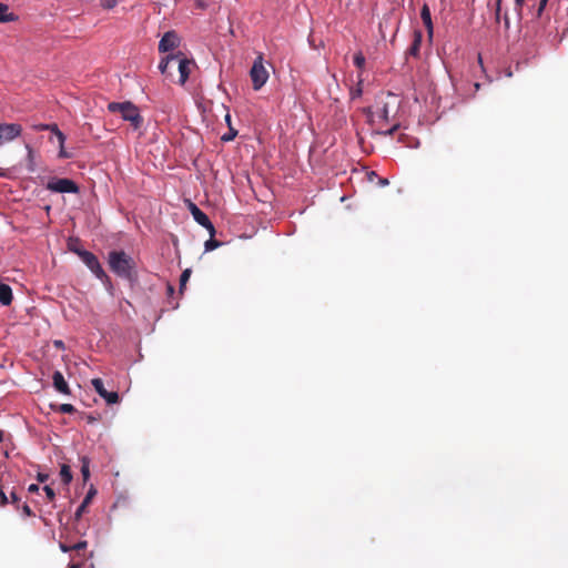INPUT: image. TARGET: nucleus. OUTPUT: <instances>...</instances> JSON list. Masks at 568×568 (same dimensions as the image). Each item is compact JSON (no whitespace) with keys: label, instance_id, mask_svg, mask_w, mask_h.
Listing matches in <instances>:
<instances>
[{"label":"nucleus","instance_id":"nucleus-1","mask_svg":"<svg viewBox=\"0 0 568 568\" xmlns=\"http://www.w3.org/2000/svg\"><path fill=\"white\" fill-rule=\"evenodd\" d=\"M400 100L398 95L386 92L381 93L375 103V110L369 111L371 121L377 128V133L383 135L394 134L398 128L399 122L396 120Z\"/></svg>","mask_w":568,"mask_h":568},{"label":"nucleus","instance_id":"nucleus-2","mask_svg":"<svg viewBox=\"0 0 568 568\" xmlns=\"http://www.w3.org/2000/svg\"><path fill=\"white\" fill-rule=\"evenodd\" d=\"M193 65L194 62L192 60L185 58L182 52H178L176 54H170L162 59L159 64V69L163 74L170 75V69L176 67L179 71L178 82L180 84H184L189 79Z\"/></svg>","mask_w":568,"mask_h":568},{"label":"nucleus","instance_id":"nucleus-3","mask_svg":"<svg viewBox=\"0 0 568 568\" xmlns=\"http://www.w3.org/2000/svg\"><path fill=\"white\" fill-rule=\"evenodd\" d=\"M108 262L110 270L119 277L131 281L135 276V262L124 251H111Z\"/></svg>","mask_w":568,"mask_h":568},{"label":"nucleus","instance_id":"nucleus-4","mask_svg":"<svg viewBox=\"0 0 568 568\" xmlns=\"http://www.w3.org/2000/svg\"><path fill=\"white\" fill-rule=\"evenodd\" d=\"M108 110L111 113H120L124 121L130 122L134 130L141 129L143 125V116L140 113L139 108L130 101L125 102H110Z\"/></svg>","mask_w":568,"mask_h":568},{"label":"nucleus","instance_id":"nucleus-5","mask_svg":"<svg viewBox=\"0 0 568 568\" xmlns=\"http://www.w3.org/2000/svg\"><path fill=\"white\" fill-rule=\"evenodd\" d=\"M72 252H74L81 261L87 265V267L104 284L111 285V280L102 268L98 257L90 251L82 248L70 247Z\"/></svg>","mask_w":568,"mask_h":568},{"label":"nucleus","instance_id":"nucleus-6","mask_svg":"<svg viewBox=\"0 0 568 568\" xmlns=\"http://www.w3.org/2000/svg\"><path fill=\"white\" fill-rule=\"evenodd\" d=\"M250 77L252 80L253 89L260 90L268 79V71L263 64V55L258 54V57L254 60L253 65L250 71Z\"/></svg>","mask_w":568,"mask_h":568},{"label":"nucleus","instance_id":"nucleus-7","mask_svg":"<svg viewBox=\"0 0 568 568\" xmlns=\"http://www.w3.org/2000/svg\"><path fill=\"white\" fill-rule=\"evenodd\" d=\"M47 189L57 193H78V184L70 179H53L48 182Z\"/></svg>","mask_w":568,"mask_h":568},{"label":"nucleus","instance_id":"nucleus-8","mask_svg":"<svg viewBox=\"0 0 568 568\" xmlns=\"http://www.w3.org/2000/svg\"><path fill=\"white\" fill-rule=\"evenodd\" d=\"M189 210L193 216V219L200 224L202 225L203 227H205L210 235L211 236H214L215 235V227L214 225L212 224V222L210 221L209 216L202 211L200 210L196 204H194L193 202H189Z\"/></svg>","mask_w":568,"mask_h":568},{"label":"nucleus","instance_id":"nucleus-9","mask_svg":"<svg viewBox=\"0 0 568 568\" xmlns=\"http://www.w3.org/2000/svg\"><path fill=\"white\" fill-rule=\"evenodd\" d=\"M22 126L18 123H0V146L20 136Z\"/></svg>","mask_w":568,"mask_h":568},{"label":"nucleus","instance_id":"nucleus-10","mask_svg":"<svg viewBox=\"0 0 568 568\" xmlns=\"http://www.w3.org/2000/svg\"><path fill=\"white\" fill-rule=\"evenodd\" d=\"M91 384L94 390L109 404H116L120 399L116 392H108L101 378H93Z\"/></svg>","mask_w":568,"mask_h":568},{"label":"nucleus","instance_id":"nucleus-11","mask_svg":"<svg viewBox=\"0 0 568 568\" xmlns=\"http://www.w3.org/2000/svg\"><path fill=\"white\" fill-rule=\"evenodd\" d=\"M180 39L174 31H168L164 33L159 42L160 52H169L179 45Z\"/></svg>","mask_w":568,"mask_h":568},{"label":"nucleus","instance_id":"nucleus-12","mask_svg":"<svg viewBox=\"0 0 568 568\" xmlns=\"http://www.w3.org/2000/svg\"><path fill=\"white\" fill-rule=\"evenodd\" d=\"M97 489L94 488V486L91 485L84 499L82 500L81 505L78 507L74 514L75 520H79L82 517V515L85 513L88 506L90 505L91 500L94 498Z\"/></svg>","mask_w":568,"mask_h":568},{"label":"nucleus","instance_id":"nucleus-13","mask_svg":"<svg viewBox=\"0 0 568 568\" xmlns=\"http://www.w3.org/2000/svg\"><path fill=\"white\" fill-rule=\"evenodd\" d=\"M422 41H423V33H422V31L420 30H414L413 42H412L410 47L408 48L406 54L410 55V57H414V58H418L419 57V50H420Z\"/></svg>","mask_w":568,"mask_h":568},{"label":"nucleus","instance_id":"nucleus-14","mask_svg":"<svg viewBox=\"0 0 568 568\" xmlns=\"http://www.w3.org/2000/svg\"><path fill=\"white\" fill-rule=\"evenodd\" d=\"M52 381H53L54 388L59 393L64 394V395H69L70 394L69 385H68L67 381L64 379V377H63L61 372L55 371L53 373V375H52Z\"/></svg>","mask_w":568,"mask_h":568},{"label":"nucleus","instance_id":"nucleus-15","mask_svg":"<svg viewBox=\"0 0 568 568\" xmlns=\"http://www.w3.org/2000/svg\"><path fill=\"white\" fill-rule=\"evenodd\" d=\"M420 18H422V20H423V22H424V24H425V27L427 29L428 37L432 39L434 28H433L430 10H429V7L426 3L422 7Z\"/></svg>","mask_w":568,"mask_h":568},{"label":"nucleus","instance_id":"nucleus-16","mask_svg":"<svg viewBox=\"0 0 568 568\" xmlns=\"http://www.w3.org/2000/svg\"><path fill=\"white\" fill-rule=\"evenodd\" d=\"M19 501L20 497L17 495L14 490L10 493V497L7 496L3 487H0V505L3 507L8 505L9 503L17 505V508H19Z\"/></svg>","mask_w":568,"mask_h":568},{"label":"nucleus","instance_id":"nucleus-17","mask_svg":"<svg viewBox=\"0 0 568 568\" xmlns=\"http://www.w3.org/2000/svg\"><path fill=\"white\" fill-rule=\"evenodd\" d=\"M33 128L37 131H45V130L52 131L57 135L59 143L64 144L65 135L59 130L57 124H39V125H34Z\"/></svg>","mask_w":568,"mask_h":568},{"label":"nucleus","instance_id":"nucleus-18","mask_svg":"<svg viewBox=\"0 0 568 568\" xmlns=\"http://www.w3.org/2000/svg\"><path fill=\"white\" fill-rule=\"evenodd\" d=\"M18 20V16L9 11L6 3L0 2V23L13 22Z\"/></svg>","mask_w":568,"mask_h":568},{"label":"nucleus","instance_id":"nucleus-19","mask_svg":"<svg viewBox=\"0 0 568 568\" xmlns=\"http://www.w3.org/2000/svg\"><path fill=\"white\" fill-rule=\"evenodd\" d=\"M12 302V290L9 285L0 283V303L4 306Z\"/></svg>","mask_w":568,"mask_h":568},{"label":"nucleus","instance_id":"nucleus-20","mask_svg":"<svg viewBox=\"0 0 568 568\" xmlns=\"http://www.w3.org/2000/svg\"><path fill=\"white\" fill-rule=\"evenodd\" d=\"M81 475L84 481H88L90 478V459L87 456L81 457Z\"/></svg>","mask_w":568,"mask_h":568},{"label":"nucleus","instance_id":"nucleus-21","mask_svg":"<svg viewBox=\"0 0 568 568\" xmlns=\"http://www.w3.org/2000/svg\"><path fill=\"white\" fill-rule=\"evenodd\" d=\"M60 477L63 484L69 485L72 480V473L69 465L63 464L60 469Z\"/></svg>","mask_w":568,"mask_h":568},{"label":"nucleus","instance_id":"nucleus-22","mask_svg":"<svg viewBox=\"0 0 568 568\" xmlns=\"http://www.w3.org/2000/svg\"><path fill=\"white\" fill-rule=\"evenodd\" d=\"M222 243L217 240H214L213 236H211L204 244L205 251H213L217 247H220Z\"/></svg>","mask_w":568,"mask_h":568},{"label":"nucleus","instance_id":"nucleus-23","mask_svg":"<svg viewBox=\"0 0 568 568\" xmlns=\"http://www.w3.org/2000/svg\"><path fill=\"white\" fill-rule=\"evenodd\" d=\"M191 276V270L190 268H186L182 272L181 276H180V292L182 293L183 288L185 287L189 278Z\"/></svg>","mask_w":568,"mask_h":568},{"label":"nucleus","instance_id":"nucleus-24","mask_svg":"<svg viewBox=\"0 0 568 568\" xmlns=\"http://www.w3.org/2000/svg\"><path fill=\"white\" fill-rule=\"evenodd\" d=\"M354 64L358 68V69H363L364 65H365V57L363 55L362 52H358L354 55Z\"/></svg>","mask_w":568,"mask_h":568},{"label":"nucleus","instance_id":"nucleus-25","mask_svg":"<svg viewBox=\"0 0 568 568\" xmlns=\"http://www.w3.org/2000/svg\"><path fill=\"white\" fill-rule=\"evenodd\" d=\"M59 410L64 414H72L75 412V408L71 404H61Z\"/></svg>","mask_w":568,"mask_h":568},{"label":"nucleus","instance_id":"nucleus-26","mask_svg":"<svg viewBox=\"0 0 568 568\" xmlns=\"http://www.w3.org/2000/svg\"><path fill=\"white\" fill-rule=\"evenodd\" d=\"M116 4V0H100V6L104 9H113Z\"/></svg>","mask_w":568,"mask_h":568},{"label":"nucleus","instance_id":"nucleus-27","mask_svg":"<svg viewBox=\"0 0 568 568\" xmlns=\"http://www.w3.org/2000/svg\"><path fill=\"white\" fill-rule=\"evenodd\" d=\"M43 490L45 491V495H47V497H48V499H49L50 501L54 500V498H55V493H54V490H53L50 486H48V485H47V486H44V487H43Z\"/></svg>","mask_w":568,"mask_h":568},{"label":"nucleus","instance_id":"nucleus-28","mask_svg":"<svg viewBox=\"0 0 568 568\" xmlns=\"http://www.w3.org/2000/svg\"><path fill=\"white\" fill-rule=\"evenodd\" d=\"M87 546H88V542L83 540V541H79V542L72 545L71 548L74 551H80V550L85 549Z\"/></svg>","mask_w":568,"mask_h":568},{"label":"nucleus","instance_id":"nucleus-29","mask_svg":"<svg viewBox=\"0 0 568 568\" xmlns=\"http://www.w3.org/2000/svg\"><path fill=\"white\" fill-rule=\"evenodd\" d=\"M500 12H501V0H497L496 1V10H495L496 21H499Z\"/></svg>","mask_w":568,"mask_h":568},{"label":"nucleus","instance_id":"nucleus-30","mask_svg":"<svg viewBox=\"0 0 568 568\" xmlns=\"http://www.w3.org/2000/svg\"><path fill=\"white\" fill-rule=\"evenodd\" d=\"M524 2H525V0H515V10L517 11V14L519 17L521 16V8H523Z\"/></svg>","mask_w":568,"mask_h":568},{"label":"nucleus","instance_id":"nucleus-31","mask_svg":"<svg viewBox=\"0 0 568 568\" xmlns=\"http://www.w3.org/2000/svg\"><path fill=\"white\" fill-rule=\"evenodd\" d=\"M21 509H22L23 515H26L28 517L34 516L32 509L27 504H23Z\"/></svg>","mask_w":568,"mask_h":568},{"label":"nucleus","instance_id":"nucleus-32","mask_svg":"<svg viewBox=\"0 0 568 568\" xmlns=\"http://www.w3.org/2000/svg\"><path fill=\"white\" fill-rule=\"evenodd\" d=\"M547 2H548V0H540V2H539V7H538V10H537V14H538V17H540V16H541V13H542V11H544V9H545V7H546Z\"/></svg>","mask_w":568,"mask_h":568},{"label":"nucleus","instance_id":"nucleus-33","mask_svg":"<svg viewBox=\"0 0 568 568\" xmlns=\"http://www.w3.org/2000/svg\"><path fill=\"white\" fill-rule=\"evenodd\" d=\"M547 2H548V0H540V2H539V7H538V10H537V14H538V17H540V16H541V13H542V11H544V9H545V7H546Z\"/></svg>","mask_w":568,"mask_h":568},{"label":"nucleus","instance_id":"nucleus-34","mask_svg":"<svg viewBox=\"0 0 568 568\" xmlns=\"http://www.w3.org/2000/svg\"><path fill=\"white\" fill-rule=\"evenodd\" d=\"M37 479L40 483H45L49 479V475L48 474L38 473Z\"/></svg>","mask_w":568,"mask_h":568},{"label":"nucleus","instance_id":"nucleus-35","mask_svg":"<svg viewBox=\"0 0 568 568\" xmlns=\"http://www.w3.org/2000/svg\"><path fill=\"white\" fill-rule=\"evenodd\" d=\"M59 156L62 158V159H68L70 155L65 152L64 148H63V144L60 143V152H59Z\"/></svg>","mask_w":568,"mask_h":568},{"label":"nucleus","instance_id":"nucleus-36","mask_svg":"<svg viewBox=\"0 0 568 568\" xmlns=\"http://www.w3.org/2000/svg\"><path fill=\"white\" fill-rule=\"evenodd\" d=\"M60 549L63 551V552H69L72 550L71 546H68L63 542L60 544Z\"/></svg>","mask_w":568,"mask_h":568},{"label":"nucleus","instance_id":"nucleus-37","mask_svg":"<svg viewBox=\"0 0 568 568\" xmlns=\"http://www.w3.org/2000/svg\"><path fill=\"white\" fill-rule=\"evenodd\" d=\"M351 94H352L353 99L359 97L362 94L361 87H358L356 90L352 91Z\"/></svg>","mask_w":568,"mask_h":568},{"label":"nucleus","instance_id":"nucleus-38","mask_svg":"<svg viewBox=\"0 0 568 568\" xmlns=\"http://www.w3.org/2000/svg\"><path fill=\"white\" fill-rule=\"evenodd\" d=\"M236 132L234 133H227L225 135L222 136V140L223 141H231L234 136H235Z\"/></svg>","mask_w":568,"mask_h":568},{"label":"nucleus","instance_id":"nucleus-39","mask_svg":"<svg viewBox=\"0 0 568 568\" xmlns=\"http://www.w3.org/2000/svg\"><path fill=\"white\" fill-rule=\"evenodd\" d=\"M29 493H37L39 490V486L37 484H31L28 487Z\"/></svg>","mask_w":568,"mask_h":568},{"label":"nucleus","instance_id":"nucleus-40","mask_svg":"<svg viewBox=\"0 0 568 568\" xmlns=\"http://www.w3.org/2000/svg\"><path fill=\"white\" fill-rule=\"evenodd\" d=\"M195 1H196V6H197L199 8H201V9L206 8V4L204 3V1H203V0H195Z\"/></svg>","mask_w":568,"mask_h":568},{"label":"nucleus","instance_id":"nucleus-41","mask_svg":"<svg viewBox=\"0 0 568 568\" xmlns=\"http://www.w3.org/2000/svg\"><path fill=\"white\" fill-rule=\"evenodd\" d=\"M504 21H505V27L508 29L509 28V18L507 14L504 16Z\"/></svg>","mask_w":568,"mask_h":568},{"label":"nucleus","instance_id":"nucleus-42","mask_svg":"<svg viewBox=\"0 0 568 568\" xmlns=\"http://www.w3.org/2000/svg\"><path fill=\"white\" fill-rule=\"evenodd\" d=\"M168 293H169L170 295L174 293V288H173V286H171V285H169V286H168Z\"/></svg>","mask_w":568,"mask_h":568},{"label":"nucleus","instance_id":"nucleus-43","mask_svg":"<svg viewBox=\"0 0 568 568\" xmlns=\"http://www.w3.org/2000/svg\"><path fill=\"white\" fill-rule=\"evenodd\" d=\"M69 568H81L80 564H72L69 566Z\"/></svg>","mask_w":568,"mask_h":568},{"label":"nucleus","instance_id":"nucleus-44","mask_svg":"<svg viewBox=\"0 0 568 568\" xmlns=\"http://www.w3.org/2000/svg\"><path fill=\"white\" fill-rule=\"evenodd\" d=\"M230 121H231V116L227 114V115L225 116V122L230 123Z\"/></svg>","mask_w":568,"mask_h":568},{"label":"nucleus","instance_id":"nucleus-45","mask_svg":"<svg viewBox=\"0 0 568 568\" xmlns=\"http://www.w3.org/2000/svg\"><path fill=\"white\" fill-rule=\"evenodd\" d=\"M3 440V433L0 430V443Z\"/></svg>","mask_w":568,"mask_h":568},{"label":"nucleus","instance_id":"nucleus-46","mask_svg":"<svg viewBox=\"0 0 568 568\" xmlns=\"http://www.w3.org/2000/svg\"><path fill=\"white\" fill-rule=\"evenodd\" d=\"M55 345L61 346L62 342H55Z\"/></svg>","mask_w":568,"mask_h":568}]
</instances>
